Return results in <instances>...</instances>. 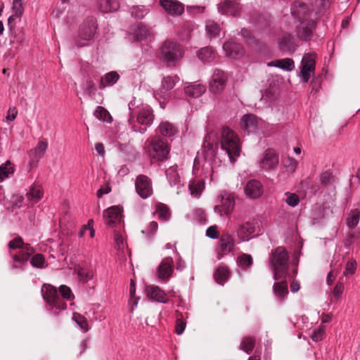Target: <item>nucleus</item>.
Masks as SVG:
<instances>
[{
	"mask_svg": "<svg viewBox=\"0 0 360 360\" xmlns=\"http://www.w3.org/2000/svg\"><path fill=\"white\" fill-rule=\"evenodd\" d=\"M165 174L170 186L176 187L177 190H179L183 184L181 182L180 176L177 172V167L176 165L170 167L166 170Z\"/></svg>",
	"mask_w": 360,
	"mask_h": 360,
	"instance_id": "bb28decb",
	"label": "nucleus"
},
{
	"mask_svg": "<svg viewBox=\"0 0 360 360\" xmlns=\"http://www.w3.org/2000/svg\"><path fill=\"white\" fill-rule=\"evenodd\" d=\"M206 88L200 84H191L185 87V94L191 97L198 98L205 93Z\"/></svg>",
	"mask_w": 360,
	"mask_h": 360,
	"instance_id": "72a5a7b5",
	"label": "nucleus"
},
{
	"mask_svg": "<svg viewBox=\"0 0 360 360\" xmlns=\"http://www.w3.org/2000/svg\"><path fill=\"white\" fill-rule=\"evenodd\" d=\"M321 184L325 186L331 185L334 181V176L329 171L321 173L320 176Z\"/></svg>",
	"mask_w": 360,
	"mask_h": 360,
	"instance_id": "6e6d98bb",
	"label": "nucleus"
},
{
	"mask_svg": "<svg viewBox=\"0 0 360 360\" xmlns=\"http://www.w3.org/2000/svg\"><path fill=\"white\" fill-rule=\"evenodd\" d=\"M179 80V78L177 76H165L162 78L160 88L153 93L154 97L159 101L161 105L169 100L171 96L170 91Z\"/></svg>",
	"mask_w": 360,
	"mask_h": 360,
	"instance_id": "0eeeda50",
	"label": "nucleus"
},
{
	"mask_svg": "<svg viewBox=\"0 0 360 360\" xmlns=\"http://www.w3.org/2000/svg\"><path fill=\"white\" fill-rule=\"evenodd\" d=\"M204 188V183L202 181H193L188 184V189L193 197L198 198Z\"/></svg>",
	"mask_w": 360,
	"mask_h": 360,
	"instance_id": "c03bdc74",
	"label": "nucleus"
},
{
	"mask_svg": "<svg viewBox=\"0 0 360 360\" xmlns=\"http://www.w3.org/2000/svg\"><path fill=\"white\" fill-rule=\"evenodd\" d=\"M146 291L147 296L150 299L162 303H167L168 302L166 293L158 286H147Z\"/></svg>",
	"mask_w": 360,
	"mask_h": 360,
	"instance_id": "b1692460",
	"label": "nucleus"
},
{
	"mask_svg": "<svg viewBox=\"0 0 360 360\" xmlns=\"http://www.w3.org/2000/svg\"><path fill=\"white\" fill-rule=\"evenodd\" d=\"M114 239L116 244V248L117 250H122L124 247V244L122 234L118 231H115L114 234Z\"/></svg>",
	"mask_w": 360,
	"mask_h": 360,
	"instance_id": "338daca9",
	"label": "nucleus"
},
{
	"mask_svg": "<svg viewBox=\"0 0 360 360\" xmlns=\"http://www.w3.org/2000/svg\"><path fill=\"white\" fill-rule=\"evenodd\" d=\"M240 6L236 1L224 0L218 5V10L222 14L230 15L234 17L238 16L240 12Z\"/></svg>",
	"mask_w": 360,
	"mask_h": 360,
	"instance_id": "a211bd4d",
	"label": "nucleus"
},
{
	"mask_svg": "<svg viewBox=\"0 0 360 360\" xmlns=\"http://www.w3.org/2000/svg\"><path fill=\"white\" fill-rule=\"evenodd\" d=\"M235 245V240L230 233H224L221 234L219 241V247L222 252H231Z\"/></svg>",
	"mask_w": 360,
	"mask_h": 360,
	"instance_id": "a878e982",
	"label": "nucleus"
},
{
	"mask_svg": "<svg viewBox=\"0 0 360 360\" xmlns=\"http://www.w3.org/2000/svg\"><path fill=\"white\" fill-rule=\"evenodd\" d=\"M205 30L209 37L212 39L219 36L220 27L215 22L208 20L206 22Z\"/></svg>",
	"mask_w": 360,
	"mask_h": 360,
	"instance_id": "49530a36",
	"label": "nucleus"
},
{
	"mask_svg": "<svg viewBox=\"0 0 360 360\" xmlns=\"http://www.w3.org/2000/svg\"><path fill=\"white\" fill-rule=\"evenodd\" d=\"M284 165L290 172H294L297 166V162L292 158H287L284 162Z\"/></svg>",
	"mask_w": 360,
	"mask_h": 360,
	"instance_id": "052dcab7",
	"label": "nucleus"
},
{
	"mask_svg": "<svg viewBox=\"0 0 360 360\" xmlns=\"http://www.w3.org/2000/svg\"><path fill=\"white\" fill-rule=\"evenodd\" d=\"M286 194L288 195L285 200L286 203L291 207L297 206L300 202L299 196L295 193H287Z\"/></svg>",
	"mask_w": 360,
	"mask_h": 360,
	"instance_id": "e2e57ef3",
	"label": "nucleus"
},
{
	"mask_svg": "<svg viewBox=\"0 0 360 360\" xmlns=\"http://www.w3.org/2000/svg\"><path fill=\"white\" fill-rule=\"evenodd\" d=\"M218 199L219 202L214 206V212L220 216L230 214L235 206L234 195L227 191H222L218 196Z\"/></svg>",
	"mask_w": 360,
	"mask_h": 360,
	"instance_id": "1a4fd4ad",
	"label": "nucleus"
},
{
	"mask_svg": "<svg viewBox=\"0 0 360 360\" xmlns=\"http://www.w3.org/2000/svg\"><path fill=\"white\" fill-rule=\"evenodd\" d=\"M12 11L13 14L8 19V24L11 30L13 27L12 22L15 18H20L24 12L22 0H13Z\"/></svg>",
	"mask_w": 360,
	"mask_h": 360,
	"instance_id": "cd10ccee",
	"label": "nucleus"
},
{
	"mask_svg": "<svg viewBox=\"0 0 360 360\" xmlns=\"http://www.w3.org/2000/svg\"><path fill=\"white\" fill-rule=\"evenodd\" d=\"M206 236L212 239H217L219 236V232L217 231L216 225L208 227L206 230Z\"/></svg>",
	"mask_w": 360,
	"mask_h": 360,
	"instance_id": "69168bd1",
	"label": "nucleus"
},
{
	"mask_svg": "<svg viewBox=\"0 0 360 360\" xmlns=\"http://www.w3.org/2000/svg\"><path fill=\"white\" fill-rule=\"evenodd\" d=\"M255 345V339L252 337H245L243 338L240 348L247 354H250Z\"/></svg>",
	"mask_w": 360,
	"mask_h": 360,
	"instance_id": "09e8293b",
	"label": "nucleus"
},
{
	"mask_svg": "<svg viewBox=\"0 0 360 360\" xmlns=\"http://www.w3.org/2000/svg\"><path fill=\"white\" fill-rule=\"evenodd\" d=\"M227 79L228 75L224 71L215 69L210 82V91L214 94L221 93L226 86Z\"/></svg>",
	"mask_w": 360,
	"mask_h": 360,
	"instance_id": "ddd939ff",
	"label": "nucleus"
},
{
	"mask_svg": "<svg viewBox=\"0 0 360 360\" xmlns=\"http://www.w3.org/2000/svg\"><path fill=\"white\" fill-rule=\"evenodd\" d=\"M229 271L226 267L220 266L219 267L214 274V277L215 281L223 285L224 283L229 278Z\"/></svg>",
	"mask_w": 360,
	"mask_h": 360,
	"instance_id": "a18cd8bd",
	"label": "nucleus"
},
{
	"mask_svg": "<svg viewBox=\"0 0 360 360\" xmlns=\"http://www.w3.org/2000/svg\"><path fill=\"white\" fill-rule=\"evenodd\" d=\"M158 224L156 221H151L146 230H143V234H146V237L150 238L157 231Z\"/></svg>",
	"mask_w": 360,
	"mask_h": 360,
	"instance_id": "bf43d9fd",
	"label": "nucleus"
},
{
	"mask_svg": "<svg viewBox=\"0 0 360 360\" xmlns=\"http://www.w3.org/2000/svg\"><path fill=\"white\" fill-rule=\"evenodd\" d=\"M45 263V258L41 254H37L31 259L30 264L36 268H42Z\"/></svg>",
	"mask_w": 360,
	"mask_h": 360,
	"instance_id": "13d9d810",
	"label": "nucleus"
},
{
	"mask_svg": "<svg viewBox=\"0 0 360 360\" xmlns=\"http://www.w3.org/2000/svg\"><path fill=\"white\" fill-rule=\"evenodd\" d=\"M360 212L357 209L352 210L347 219V225L349 229H354L359 224Z\"/></svg>",
	"mask_w": 360,
	"mask_h": 360,
	"instance_id": "de8ad7c7",
	"label": "nucleus"
},
{
	"mask_svg": "<svg viewBox=\"0 0 360 360\" xmlns=\"http://www.w3.org/2000/svg\"><path fill=\"white\" fill-rule=\"evenodd\" d=\"M27 196L29 200L37 202L41 199L43 196V190L40 185L33 184L30 186Z\"/></svg>",
	"mask_w": 360,
	"mask_h": 360,
	"instance_id": "4c0bfd02",
	"label": "nucleus"
},
{
	"mask_svg": "<svg viewBox=\"0 0 360 360\" xmlns=\"http://www.w3.org/2000/svg\"><path fill=\"white\" fill-rule=\"evenodd\" d=\"M8 246L10 250H19V252L16 254L10 253L13 259L12 269H22L33 254L34 249L30 244L25 243L21 237H16L11 240Z\"/></svg>",
	"mask_w": 360,
	"mask_h": 360,
	"instance_id": "20e7f679",
	"label": "nucleus"
},
{
	"mask_svg": "<svg viewBox=\"0 0 360 360\" xmlns=\"http://www.w3.org/2000/svg\"><path fill=\"white\" fill-rule=\"evenodd\" d=\"M184 54V47L179 44L169 40H166L159 51L160 59L166 63L167 66L174 65L183 58Z\"/></svg>",
	"mask_w": 360,
	"mask_h": 360,
	"instance_id": "423d86ee",
	"label": "nucleus"
},
{
	"mask_svg": "<svg viewBox=\"0 0 360 360\" xmlns=\"http://www.w3.org/2000/svg\"><path fill=\"white\" fill-rule=\"evenodd\" d=\"M274 294L279 297L281 300H283L285 295L288 293V284L287 282L282 281L275 283L274 285Z\"/></svg>",
	"mask_w": 360,
	"mask_h": 360,
	"instance_id": "37998d69",
	"label": "nucleus"
},
{
	"mask_svg": "<svg viewBox=\"0 0 360 360\" xmlns=\"http://www.w3.org/2000/svg\"><path fill=\"white\" fill-rule=\"evenodd\" d=\"M329 7L330 0H313L312 10L309 12L311 16L314 13L316 19L323 15Z\"/></svg>",
	"mask_w": 360,
	"mask_h": 360,
	"instance_id": "393cba45",
	"label": "nucleus"
},
{
	"mask_svg": "<svg viewBox=\"0 0 360 360\" xmlns=\"http://www.w3.org/2000/svg\"><path fill=\"white\" fill-rule=\"evenodd\" d=\"M302 80L307 83L310 79L311 73L315 70V59L314 54L306 53L302 60Z\"/></svg>",
	"mask_w": 360,
	"mask_h": 360,
	"instance_id": "dca6fc26",
	"label": "nucleus"
},
{
	"mask_svg": "<svg viewBox=\"0 0 360 360\" xmlns=\"http://www.w3.org/2000/svg\"><path fill=\"white\" fill-rule=\"evenodd\" d=\"M154 120V114L152 108L149 105H143L137 115V122L144 127L136 128L134 124H131V129L135 132L143 134L146 131V127L150 126Z\"/></svg>",
	"mask_w": 360,
	"mask_h": 360,
	"instance_id": "9b49d317",
	"label": "nucleus"
},
{
	"mask_svg": "<svg viewBox=\"0 0 360 360\" xmlns=\"http://www.w3.org/2000/svg\"><path fill=\"white\" fill-rule=\"evenodd\" d=\"M96 30V23L93 18L87 19L79 28V39L75 41V46L82 47L84 46V43L80 42V39L89 41L92 39Z\"/></svg>",
	"mask_w": 360,
	"mask_h": 360,
	"instance_id": "f8f14e48",
	"label": "nucleus"
},
{
	"mask_svg": "<svg viewBox=\"0 0 360 360\" xmlns=\"http://www.w3.org/2000/svg\"><path fill=\"white\" fill-rule=\"evenodd\" d=\"M245 193L250 198H257L263 193V187L260 181L252 179L245 187Z\"/></svg>",
	"mask_w": 360,
	"mask_h": 360,
	"instance_id": "4be33fe9",
	"label": "nucleus"
},
{
	"mask_svg": "<svg viewBox=\"0 0 360 360\" xmlns=\"http://www.w3.org/2000/svg\"><path fill=\"white\" fill-rule=\"evenodd\" d=\"M121 217V210L116 206L110 207L103 212L105 222L109 226H114L117 223H120Z\"/></svg>",
	"mask_w": 360,
	"mask_h": 360,
	"instance_id": "aec40b11",
	"label": "nucleus"
},
{
	"mask_svg": "<svg viewBox=\"0 0 360 360\" xmlns=\"http://www.w3.org/2000/svg\"><path fill=\"white\" fill-rule=\"evenodd\" d=\"M84 91L89 96H93L96 91V87L91 79H87L83 86Z\"/></svg>",
	"mask_w": 360,
	"mask_h": 360,
	"instance_id": "4d7b16f0",
	"label": "nucleus"
},
{
	"mask_svg": "<svg viewBox=\"0 0 360 360\" xmlns=\"http://www.w3.org/2000/svg\"><path fill=\"white\" fill-rule=\"evenodd\" d=\"M135 189L137 194L143 199H146L153 194L150 179L143 174L137 176L135 181Z\"/></svg>",
	"mask_w": 360,
	"mask_h": 360,
	"instance_id": "4468645a",
	"label": "nucleus"
},
{
	"mask_svg": "<svg viewBox=\"0 0 360 360\" xmlns=\"http://www.w3.org/2000/svg\"><path fill=\"white\" fill-rule=\"evenodd\" d=\"M299 8L297 7V3H295L291 8L292 15L302 20L297 27V37L303 41L311 39L314 30L316 27V22L313 19H309L311 17L309 14L307 6L304 4L298 3Z\"/></svg>",
	"mask_w": 360,
	"mask_h": 360,
	"instance_id": "f03ea898",
	"label": "nucleus"
},
{
	"mask_svg": "<svg viewBox=\"0 0 360 360\" xmlns=\"http://www.w3.org/2000/svg\"><path fill=\"white\" fill-rule=\"evenodd\" d=\"M48 148V142L46 140L39 141L35 148L29 151V155L33 160L38 161L41 158Z\"/></svg>",
	"mask_w": 360,
	"mask_h": 360,
	"instance_id": "c756f323",
	"label": "nucleus"
},
{
	"mask_svg": "<svg viewBox=\"0 0 360 360\" xmlns=\"http://www.w3.org/2000/svg\"><path fill=\"white\" fill-rule=\"evenodd\" d=\"M257 117L252 114L243 116L240 120L241 128L248 134L255 132L257 128Z\"/></svg>",
	"mask_w": 360,
	"mask_h": 360,
	"instance_id": "5701e85b",
	"label": "nucleus"
},
{
	"mask_svg": "<svg viewBox=\"0 0 360 360\" xmlns=\"http://www.w3.org/2000/svg\"><path fill=\"white\" fill-rule=\"evenodd\" d=\"M356 268V260L354 259H349L346 264L345 271H343V276L347 277L349 276L353 275L355 273Z\"/></svg>",
	"mask_w": 360,
	"mask_h": 360,
	"instance_id": "5fc2aeb1",
	"label": "nucleus"
},
{
	"mask_svg": "<svg viewBox=\"0 0 360 360\" xmlns=\"http://www.w3.org/2000/svg\"><path fill=\"white\" fill-rule=\"evenodd\" d=\"M324 333H325L324 327H319V328H316L313 330L311 338L313 341L319 342L323 339Z\"/></svg>",
	"mask_w": 360,
	"mask_h": 360,
	"instance_id": "680f3d73",
	"label": "nucleus"
},
{
	"mask_svg": "<svg viewBox=\"0 0 360 360\" xmlns=\"http://www.w3.org/2000/svg\"><path fill=\"white\" fill-rule=\"evenodd\" d=\"M59 292L62 295L60 296L59 292L56 288L50 284H44L41 289V293L46 301L49 309L57 314L56 311H61L66 309L67 305L64 302V299L70 300L74 297L71 289L65 285H62L59 288Z\"/></svg>",
	"mask_w": 360,
	"mask_h": 360,
	"instance_id": "f257e3e1",
	"label": "nucleus"
},
{
	"mask_svg": "<svg viewBox=\"0 0 360 360\" xmlns=\"http://www.w3.org/2000/svg\"><path fill=\"white\" fill-rule=\"evenodd\" d=\"M223 49L227 56L238 57L243 53V49L240 44L233 41H226L223 45Z\"/></svg>",
	"mask_w": 360,
	"mask_h": 360,
	"instance_id": "c85d7f7f",
	"label": "nucleus"
},
{
	"mask_svg": "<svg viewBox=\"0 0 360 360\" xmlns=\"http://www.w3.org/2000/svg\"><path fill=\"white\" fill-rule=\"evenodd\" d=\"M99 9L103 13L117 11L120 7L119 0H98Z\"/></svg>",
	"mask_w": 360,
	"mask_h": 360,
	"instance_id": "473e14b6",
	"label": "nucleus"
},
{
	"mask_svg": "<svg viewBox=\"0 0 360 360\" xmlns=\"http://www.w3.org/2000/svg\"><path fill=\"white\" fill-rule=\"evenodd\" d=\"M149 8L146 6H134L129 9L131 17L136 19L143 18L148 13Z\"/></svg>",
	"mask_w": 360,
	"mask_h": 360,
	"instance_id": "a19ab883",
	"label": "nucleus"
},
{
	"mask_svg": "<svg viewBox=\"0 0 360 360\" xmlns=\"http://www.w3.org/2000/svg\"><path fill=\"white\" fill-rule=\"evenodd\" d=\"M343 278H340L339 281L336 283L333 290V295L335 297H339L344 290V285H343Z\"/></svg>",
	"mask_w": 360,
	"mask_h": 360,
	"instance_id": "0e129e2a",
	"label": "nucleus"
},
{
	"mask_svg": "<svg viewBox=\"0 0 360 360\" xmlns=\"http://www.w3.org/2000/svg\"><path fill=\"white\" fill-rule=\"evenodd\" d=\"M221 150L228 155L231 162H234L240 155V141L235 131L227 127H222L218 141Z\"/></svg>",
	"mask_w": 360,
	"mask_h": 360,
	"instance_id": "7ed1b4c3",
	"label": "nucleus"
},
{
	"mask_svg": "<svg viewBox=\"0 0 360 360\" xmlns=\"http://www.w3.org/2000/svg\"><path fill=\"white\" fill-rule=\"evenodd\" d=\"M159 132L165 137H172L177 133V128L168 121L162 122L158 127Z\"/></svg>",
	"mask_w": 360,
	"mask_h": 360,
	"instance_id": "f704fd0d",
	"label": "nucleus"
},
{
	"mask_svg": "<svg viewBox=\"0 0 360 360\" xmlns=\"http://www.w3.org/2000/svg\"><path fill=\"white\" fill-rule=\"evenodd\" d=\"M155 214L159 219L166 221L171 217L169 208L164 203L157 202L155 205Z\"/></svg>",
	"mask_w": 360,
	"mask_h": 360,
	"instance_id": "e433bc0d",
	"label": "nucleus"
},
{
	"mask_svg": "<svg viewBox=\"0 0 360 360\" xmlns=\"http://www.w3.org/2000/svg\"><path fill=\"white\" fill-rule=\"evenodd\" d=\"M197 56L200 60L204 63H210L215 58L214 49L210 46L202 48L197 52Z\"/></svg>",
	"mask_w": 360,
	"mask_h": 360,
	"instance_id": "c9c22d12",
	"label": "nucleus"
},
{
	"mask_svg": "<svg viewBox=\"0 0 360 360\" xmlns=\"http://www.w3.org/2000/svg\"><path fill=\"white\" fill-rule=\"evenodd\" d=\"M94 115L99 120L108 122L111 121V116L109 112L103 107L98 106L94 111Z\"/></svg>",
	"mask_w": 360,
	"mask_h": 360,
	"instance_id": "3c124183",
	"label": "nucleus"
},
{
	"mask_svg": "<svg viewBox=\"0 0 360 360\" xmlns=\"http://www.w3.org/2000/svg\"><path fill=\"white\" fill-rule=\"evenodd\" d=\"M14 167L10 161H6L5 163L1 165L0 182L12 176L14 173Z\"/></svg>",
	"mask_w": 360,
	"mask_h": 360,
	"instance_id": "ea45409f",
	"label": "nucleus"
},
{
	"mask_svg": "<svg viewBox=\"0 0 360 360\" xmlns=\"http://www.w3.org/2000/svg\"><path fill=\"white\" fill-rule=\"evenodd\" d=\"M280 49L290 51L294 47L293 37L290 34L284 35L280 41Z\"/></svg>",
	"mask_w": 360,
	"mask_h": 360,
	"instance_id": "603ef678",
	"label": "nucleus"
},
{
	"mask_svg": "<svg viewBox=\"0 0 360 360\" xmlns=\"http://www.w3.org/2000/svg\"><path fill=\"white\" fill-rule=\"evenodd\" d=\"M216 134L211 131L207 134L205 137L203 142V148L207 151H211L212 154L214 153V149L219 144L218 141H216Z\"/></svg>",
	"mask_w": 360,
	"mask_h": 360,
	"instance_id": "58836bf2",
	"label": "nucleus"
},
{
	"mask_svg": "<svg viewBox=\"0 0 360 360\" xmlns=\"http://www.w3.org/2000/svg\"><path fill=\"white\" fill-rule=\"evenodd\" d=\"M72 320L78 325L84 333L89 330L88 322L86 319L79 313L75 312L72 314Z\"/></svg>",
	"mask_w": 360,
	"mask_h": 360,
	"instance_id": "8fccbe9b",
	"label": "nucleus"
},
{
	"mask_svg": "<svg viewBox=\"0 0 360 360\" xmlns=\"http://www.w3.org/2000/svg\"><path fill=\"white\" fill-rule=\"evenodd\" d=\"M267 65L276 67L285 71H291L295 68L293 60L288 58L273 60L269 63Z\"/></svg>",
	"mask_w": 360,
	"mask_h": 360,
	"instance_id": "2f4dec72",
	"label": "nucleus"
},
{
	"mask_svg": "<svg viewBox=\"0 0 360 360\" xmlns=\"http://www.w3.org/2000/svg\"><path fill=\"white\" fill-rule=\"evenodd\" d=\"M173 271L174 260L171 257H167L162 259L157 267V277L161 281L166 283L172 278Z\"/></svg>",
	"mask_w": 360,
	"mask_h": 360,
	"instance_id": "2eb2a0df",
	"label": "nucleus"
},
{
	"mask_svg": "<svg viewBox=\"0 0 360 360\" xmlns=\"http://www.w3.org/2000/svg\"><path fill=\"white\" fill-rule=\"evenodd\" d=\"M77 271L79 281L82 283H86L93 278L94 273L90 267L79 266Z\"/></svg>",
	"mask_w": 360,
	"mask_h": 360,
	"instance_id": "79ce46f5",
	"label": "nucleus"
},
{
	"mask_svg": "<svg viewBox=\"0 0 360 360\" xmlns=\"http://www.w3.org/2000/svg\"><path fill=\"white\" fill-rule=\"evenodd\" d=\"M160 4L165 12L171 15H179L184 11L183 4L176 0H160Z\"/></svg>",
	"mask_w": 360,
	"mask_h": 360,
	"instance_id": "6ab92c4d",
	"label": "nucleus"
},
{
	"mask_svg": "<svg viewBox=\"0 0 360 360\" xmlns=\"http://www.w3.org/2000/svg\"><path fill=\"white\" fill-rule=\"evenodd\" d=\"M130 34L133 36L134 41H139L150 39L153 32L150 27L139 23L134 26Z\"/></svg>",
	"mask_w": 360,
	"mask_h": 360,
	"instance_id": "412c9836",
	"label": "nucleus"
},
{
	"mask_svg": "<svg viewBox=\"0 0 360 360\" xmlns=\"http://www.w3.org/2000/svg\"><path fill=\"white\" fill-rule=\"evenodd\" d=\"M237 262L240 267L245 269L252 264L253 260L250 255L242 254L238 257Z\"/></svg>",
	"mask_w": 360,
	"mask_h": 360,
	"instance_id": "864d4df0",
	"label": "nucleus"
},
{
	"mask_svg": "<svg viewBox=\"0 0 360 360\" xmlns=\"http://www.w3.org/2000/svg\"><path fill=\"white\" fill-rule=\"evenodd\" d=\"M279 159L278 153L273 149H267L261 160L259 161L260 167L265 170H271L276 169L278 165Z\"/></svg>",
	"mask_w": 360,
	"mask_h": 360,
	"instance_id": "f3484780",
	"label": "nucleus"
},
{
	"mask_svg": "<svg viewBox=\"0 0 360 360\" xmlns=\"http://www.w3.org/2000/svg\"><path fill=\"white\" fill-rule=\"evenodd\" d=\"M269 262L274 271V280L285 278L289 267V256L283 247H278L271 254Z\"/></svg>",
	"mask_w": 360,
	"mask_h": 360,
	"instance_id": "39448f33",
	"label": "nucleus"
},
{
	"mask_svg": "<svg viewBox=\"0 0 360 360\" xmlns=\"http://www.w3.org/2000/svg\"><path fill=\"white\" fill-rule=\"evenodd\" d=\"M149 153L158 161L167 160L169 155L167 142L159 137L154 138L149 145Z\"/></svg>",
	"mask_w": 360,
	"mask_h": 360,
	"instance_id": "6e6552de",
	"label": "nucleus"
},
{
	"mask_svg": "<svg viewBox=\"0 0 360 360\" xmlns=\"http://www.w3.org/2000/svg\"><path fill=\"white\" fill-rule=\"evenodd\" d=\"M256 224L253 221H245L243 223H237L234 226V233L238 238V243L249 241L254 236L256 232Z\"/></svg>",
	"mask_w": 360,
	"mask_h": 360,
	"instance_id": "9d476101",
	"label": "nucleus"
},
{
	"mask_svg": "<svg viewBox=\"0 0 360 360\" xmlns=\"http://www.w3.org/2000/svg\"><path fill=\"white\" fill-rule=\"evenodd\" d=\"M120 75L117 72H110L101 78L99 88L103 89L114 85L119 79Z\"/></svg>",
	"mask_w": 360,
	"mask_h": 360,
	"instance_id": "7c9ffc66",
	"label": "nucleus"
},
{
	"mask_svg": "<svg viewBox=\"0 0 360 360\" xmlns=\"http://www.w3.org/2000/svg\"><path fill=\"white\" fill-rule=\"evenodd\" d=\"M186 328V323L184 322L182 319H178L176 320L175 331L178 335H181Z\"/></svg>",
	"mask_w": 360,
	"mask_h": 360,
	"instance_id": "774afa93",
	"label": "nucleus"
}]
</instances>
